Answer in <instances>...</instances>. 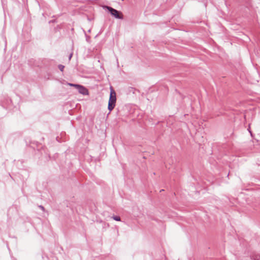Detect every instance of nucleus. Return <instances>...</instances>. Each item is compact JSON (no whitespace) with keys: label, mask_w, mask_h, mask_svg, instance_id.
<instances>
[{"label":"nucleus","mask_w":260,"mask_h":260,"mask_svg":"<svg viewBox=\"0 0 260 260\" xmlns=\"http://www.w3.org/2000/svg\"><path fill=\"white\" fill-rule=\"evenodd\" d=\"M116 101V93L112 89H111L108 107V109L110 111H111L114 108Z\"/></svg>","instance_id":"f257e3e1"},{"label":"nucleus","mask_w":260,"mask_h":260,"mask_svg":"<svg viewBox=\"0 0 260 260\" xmlns=\"http://www.w3.org/2000/svg\"><path fill=\"white\" fill-rule=\"evenodd\" d=\"M68 84L70 86H73L75 87L78 91V92L83 94V95H87L88 94V90L83 86L79 84H76L73 83H68Z\"/></svg>","instance_id":"f03ea898"},{"label":"nucleus","mask_w":260,"mask_h":260,"mask_svg":"<svg viewBox=\"0 0 260 260\" xmlns=\"http://www.w3.org/2000/svg\"><path fill=\"white\" fill-rule=\"evenodd\" d=\"M105 8L109 11V12H110L111 14L114 16L116 18L120 19L123 18L122 14L117 10L109 6H104V8L105 9Z\"/></svg>","instance_id":"7ed1b4c3"},{"label":"nucleus","mask_w":260,"mask_h":260,"mask_svg":"<svg viewBox=\"0 0 260 260\" xmlns=\"http://www.w3.org/2000/svg\"><path fill=\"white\" fill-rule=\"evenodd\" d=\"M111 218L114 220L118 221H119L121 220L120 217L118 216L113 215V216L111 217Z\"/></svg>","instance_id":"20e7f679"},{"label":"nucleus","mask_w":260,"mask_h":260,"mask_svg":"<svg viewBox=\"0 0 260 260\" xmlns=\"http://www.w3.org/2000/svg\"><path fill=\"white\" fill-rule=\"evenodd\" d=\"M58 69H59V70L61 72H62L63 71V69L64 68V66L62 64L58 65Z\"/></svg>","instance_id":"39448f33"},{"label":"nucleus","mask_w":260,"mask_h":260,"mask_svg":"<svg viewBox=\"0 0 260 260\" xmlns=\"http://www.w3.org/2000/svg\"><path fill=\"white\" fill-rule=\"evenodd\" d=\"M72 57V54L71 53V54H70L69 57L70 60L71 59Z\"/></svg>","instance_id":"423d86ee"},{"label":"nucleus","mask_w":260,"mask_h":260,"mask_svg":"<svg viewBox=\"0 0 260 260\" xmlns=\"http://www.w3.org/2000/svg\"><path fill=\"white\" fill-rule=\"evenodd\" d=\"M40 208L42 209V210H44V208L42 206H40Z\"/></svg>","instance_id":"0eeeda50"}]
</instances>
